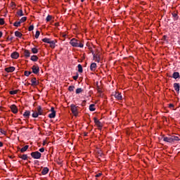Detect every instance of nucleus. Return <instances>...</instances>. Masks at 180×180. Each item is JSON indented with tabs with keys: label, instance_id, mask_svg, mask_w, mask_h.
Listing matches in <instances>:
<instances>
[{
	"label": "nucleus",
	"instance_id": "aec40b11",
	"mask_svg": "<svg viewBox=\"0 0 180 180\" xmlns=\"http://www.w3.org/2000/svg\"><path fill=\"white\" fill-rule=\"evenodd\" d=\"M49 44H50L51 49H54L56 47V41H50Z\"/></svg>",
	"mask_w": 180,
	"mask_h": 180
},
{
	"label": "nucleus",
	"instance_id": "f704fd0d",
	"mask_svg": "<svg viewBox=\"0 0 180 180\" xmlns=\"http://www.w3.org/2000/svg\"><path fill=\"white\" fill-rule=\"evenodd\" d=\"M39 115H39L37 112H33L32 115V117H34V118L39 117Z\"/></svg>",
	"mask_w": 180,
	"mask_h": 180
},
{
	"label": "nucleus",
	"instance_id": "2f4dec72",
	"mask_svg": "<svg viewBox=\"0 0 180 180\" xmlns=\"http://www.w3.org/2000/svg\"><path fill=\"white\" fill-rule=\"evenodd\" d=\"M51 40L49 38H44L42 39V41H44V43H48V44L50 43Z\"/></svg>",
	"mask_w": 180,
	"mask_h": 180
},
{
	"label": "nucleus",
	"instance_id": "49530a36",
	"mask_svg": "<svg viewBox=\"0 0 180 180\" xmlns=\"http://www.w3.org/2000/svg\"><path fill=\"white\" fill-rule=\"evenodd\" d=\"M0 132L1 133V134H4V136L6 135V131H4L2 129H0Z\"/></svg>",
	"mask_w": 180,
	"mask_h": 180
},
{
	"label": "nucleus",
	"instance_id": "37998d69",
	"mask_svg": "<svg viewBox=\"0 0 180 180\" xmlns=\"http://www.w3.org/2000/svg\"><path fill=\"white\" fill-rule=\"evenodd\" d=\"M0 25H5V20L4 18H0Z\"/></svg>",
	"mask_w": 180,
	"mask_h": 180
},
{
	"label": "nucleus",
	"instance_id": "5fc2aeb1",
	"mask_svg": "<svg viewBox=\"0 0 180 180\" xmlns=\"http://www.w3.org/2000/svg\"><path fill=\"white\" fill-rule=\"evenodd\" d=\"M8 40H10L11 41H12V40H13V37H11V38H8Z\"/></svg>",
	"mask_w": 180,
	"mask_h": 180
},
{
	"label": "nucleus",
	"instance_id": "c03bdc74",
	"mask_svg": "<svg viewBox=\"0 0 180 180\" xmlns=\"http://www.w3.org/2000/svg\"><path fill=\"white\" fill-rule=\"evenodd\" d=\"M33 29H34V26L30 25L28 28V30H29V32H32V30H33Z\"/></svg>",
	"mask_w": 180,
	"mask_h": 180
},
{
	"label": "nucleus",
	"instance_id": "4be33fe9",
	"mask_svg": "<svg viewBox=\"0 0 180 180\" xmlns=\"http://www.w3.org/2000/svg\"><path fill=\"white\" fill-rule=\"evenodd\" d=\"M24 117H26L27 119H29L30 116V111L29 110H26L24 114H23Z\"/></svg>",
	"mask_w": 180,
	"mask_h": 180
},
{
	"label": "nucleus",
	"instance_id": "f257e3e1",
	"mask_svg": "<svg viewBox=\"0 0 180 180\" xmlns=\"http://www.w3.org/2000/svg\"><path fill=\"white\" fill-rule=\"evenodd\" d=\"M70 44L72 47H80V49H82V47H84V44L81 43L80 41L75 38H73L70 40Z\"/></svg>",
	"mask_w": 180,
	"mask_h": 180
},
{
	"label": "nucleus",
	"instance_id": "20e7f679",
	"mask_svg": "<svg viewBox=\"0 0 180 180\" xmlns=\"http://www.w3.org/2000/svg\"><path fill=\"white\" fill-rule=\"evenodd\" d=\"M92 54L94 60H95V61H96L97 63H99L101 61V55L98 53H94V52H92Z\"/></svg>",
	"mask_w": 180,
	"mask_h": 180
},
{
	"label": "nucleus",
	"instance_id": "e433bc0d",
	"mask_svg": "<svg viewBox=\"0 0 180 180\" xmlns=\"http://www.w3.org/2000/svg\"><path fill=\"white\" fill-rule=\"evenodd\" d=\"M30 74H32V72H29L27 70H25L24 72V75H25V77H29V75H30Z\"/></svg>",
	"mask_w": 180,
	"mask_h": 180
},
{
	"label": "nucleus",
	"instance_id": "864d4df0",
	"mask_svg": "<svg viewBox=\"0 0 180 180\" xmlns=\"http://www.w3.org/2000/svg\"><path fill=\"white\" fill-rule=\"evenodd\" d=\"M169 108H174V105H173V104H169Z\"/></svg>",
	"mask_w": 180,
	"mask_h": 180
},
{
	"label": "nucleus",
	"instance_id": "a878e982",
	"mask_svg": "<svg viewBox=\"0 0 180 180\" xmlns=\"http://www.w3.org/2000/svg\"><path fill=\"white\" fill-rule=\"evenodd\" d=\"M15 37H19L20 39L22 37V34L19 31L15 32Z\"/></svg>",
	"mask_w": 180,
	"mask_h": 180
},
{
	"label": "nucleus",
	"instance_id": "a19ab883",
	"mask_svg": "<svg viewBox=\"0 0 180 180\" xmlns=\"http://www.w3.org/2000/svg\"><path fill=\"white\" fill-rule=\"evenodd\" d=\"M39 36H40V31H37L35 34V39H39Z\"/></svg>",
	"mask_w": 180,
	"mask_h": 180
},
{
	"label": "nucleus",
	"instance_id": "39448f33",
	"mask_svg": "<svg viewBox=\"0 0 180 180\" xmlns=\"http://www.w3.org/2000/svg\"><path fill=\"white\" fill-rule=\"evenodd\" d=\"M33 74H39L40 72V68L39 66L33 65L32 68Z\"/></svg>",
	"mask_w": 180,
	"mask_h": 180
},
{
	"label": "nucleus",
	"instance_id": "603ef678",
	"mask_svg": "<svg viewBox=\"0 0 180 180\" xmlns=\"http://www.w3.org/2000/svg\"><path fill=\"white\" fill-rule=\"evenodd\" d=\"M98 157H102V153L101 152H98Z\"/></svg>",
	"mask_w": 180,
	"mask_h": 180
},
{
	"label": "nucleus",
	"instance_id": "79ce46f5",
	"mask_svg": "<svg viewBox=\"0 0 180 180\" xmlns=\"http://www.w3.org/2000/svg\"><path fill=\"white\" fill-rule=\"evenodd\" d=\"M51 15H49L46 18V22H50V20H51Z\"/></svg>",
	"mask_w": 180,
	"mask_h": 180
},
{
	"label": "nucleus",
	"instance_id": "9d476101",
	"mask_svg": "<svg viewBox=\"0 0 180 180\" xmlns=\"http://www.w3.org/2000/svg\"><path fill=\"white\" fill-rule=\"evenodd\" d=\"M114 96L116 99H117V101H122V94L119 92H115L114 94Z\"/></svg>",
	"mask_w": 180,
	"mask_h": 180
},
{
	"label": "nucleus",
	"instance_id": "6ab92c4d",
	"mask_svg": "<svg viewBox=\"0 0 180 180\" xmlns=\"http://www.w3.org/2000/svg\"><path fill=\"white\" fill-rule=\"evenodd\" d=\"M89 109L90 112H95V110H96V108H95V104H91L89 107Z\"/></svg>",
	"mask_w": 180,
	"mask_h": 180
},
{
	"label": "nucleus",
	"instance_id": "a18cd8bd",
	"mask_svg": "<svg viewBox=\"0 0 180 180\" xmlns=\"http://www.w3.org/2000/svg\"><path fill=\"white\" fill-rule=\"evenodd\" d=\"M97 91L98 94H102V89H101V87H99V86H97Z\"/></svg>",
	"mask_w": 180,
	"mask_h": 180
},
{
	"label": "nucleus",
	"instance_id": "7ed1b4c3",
	"mask_svg": "<svg viewBox=\"0 0 180 180\" xmlns=\"http://www.w3.org/2000/svg\"><path fill=\"white\" fill-rule=\"evenodd\" d=\"M70 110L73 113L74 116H78V107H77L75 105L72 104L70 105Z\"/></svg>",
	"mask_w": 180,
	"mask_h": 180
},
{
	"label": "nucleus",
	"instance_id": "6e6552de",
	"mask_svg": "<svg viewBox=\"0 0 180 180\" xmlns=\"http://www.w3.org/2000/svg\"><path fill=\"white\" fill-rule=\"evenodd\" d=\"M11 58H14L15 60L19 58V53L15 51L13 52L11 55Z\"/></svg>",
	"mask_w": 180,
	"mask_h": 180
},
{
	"label": "nucleus",
	"instance_id": "7c9ffc66",
	"mask_svg": "<svg viewBox=\"0 0 180 180\" xmlns=\"http://www.w3.org/2000/svg\"><path fill=\"white\" fill-rule=\"evenodd\" d=\"M18 92H19V90H13V91H10L9 94L10 95H16Z\"/></svg>",
	"mask_w": 180,
	"mask_h": 180
},
{
	"label": "nucleus",
	"instance_id": "a211bd4d",
	"mask_svg": "<svg viewBox=\"0 0 180 180\" xmlns=\"http://www.w3.org/2000/svg\"><path fill=\"white\" fill-rule=\"evenodd\" d=\"M90 70L91 71H95V70H96V63H91L90 65Z\"/></svg>",
	"mask_w": 180,
	"mask_h": 180
},
{
	"label": "nucleus",
	"instance_id": "ddd939ff",
	"mask_svg": "<svg viewBox=\"0 0 180 180\" xmlns=\"http://www.w3.org/2000/svg\"><path fill=\"white\" fill-rule=\"evenodd\" d=\"M174 90L177 92V94H179V89H180L179 83H174Z\"/></svg>",
	"mask_w": 180,
	"mask_h": 180
},
{
	"label": "nucleus",
	"instance_id": "4d7b16f0",
	"mask_svg": "<svg viewBox=\"0 0 180 180\" xmlns=\"http://www.w3.org/2000/svg\"><path fill=\"white\" fill-rule=\"evenodd\" d=\"M85 0H81V2H84Z\"/></svg>",
	"mask_w": 180,
	"mask_h": 180
},
{
	"label": "nucleus",
	"instance_id": "3c124183",
	"mask_svg": "<svg viewBox=\"0 0 180 180\" xmlns=\"http://www.w3.org/2000/svg\"><path fill=\"white\" fill-rule=\"evenodd\" d=\"M0 147H4V143H2L1 141H0Z\"/></svg>",
	"mask_w": 180,
	"mask_h": 180
},
{
	"label": "nucleus",
	"instance_id": "c756f323",
	"mask_svg": "<svg viewBox=\"0 0 180 180\" xmlns=\"http://www.w3.org/2000/svg\"><path fill=\"white\" fill-rule=\"evenodd\" d=\"M50 119H54L56 117V112H53L49 115Z\"/></svg>",
	"mask_w": 180,
	"mask_h": 180
},
{
	"label": "nucleus",
	"instance_id": "393cba45",
	"mask_svg": "<svg viewBox=\"0 0 180 180\" xmlns=\"http://www.w3.org/2000/svg\"><path fill=\"white\" fill-rule=\"evenodd\" d=\"M77 68H78V72H79L80 74L84 72V70L82 69V65L81 64H79L77 65Z\"/></svg>",
	"mask_w": 180,
	"mask_h": 180
},
{
	"label": "nucleus",
	"instance_id": "b1692460",
	"mask_svg": "<svg viewBox=\"0 0 180 180\" xmlns=\"http://www.w3.org/2000/svg\"><path fill=\"white\" fill-rule=\"evenodd\" d=\"M29 148V145H26L20 149V153H25V151H27Z\"/></svg>",
	"mask_w": 180,
	"mask_h": 180
},
{
	"label": "nucleus",
	"instance_id": "dca6fc26",
	"mask_svg": "<svg viewBox=\"0 0 180 180\" xmlns=\"http://www.w3.org/2000/svg\"><path fill=\"white\" fill-rule=\"evenodd\" d=\"M49 167H44L42 171H41V174L42 175H47V174H49Z\"/></svg>",
	"mask_w": 180,
	"mask_h": 180
},
{
	"label": "nucleus",
	"instance_id": "bb28decb",
	"mask_svg": "<svg viewBox=\"0 0 180 180\" xmlns=\"http://www.w3.org/2000/svg\"><path fill=\"white\" fill-rule=\"evenodd\" d=\"M19 158H21V160H27V155H25V154L20 155Z\"/></svg>",
	"mask_w": 180,
	"mask_h": 180
},
{
	"label": "nucleus",
	"instance_id": "412c9836",
	"mask_svg": "<svg viewBox=\"0 0 180 180\" xmlns=\"http://www.w3.org/2000/svg\"><path fill=\"white\" fill-rule=\"evenodd\" d=\"M30 60H31V61L36 62L39 60V57H37V56H36V55H33L31 56Z\"/></svg>",
	"mask_w": 180,
	"mask_h": 180
},
{
	"label": "nucleus",
	"instance_id": "9b49d317",
	"mask_svg": "<svg viewBox=\"0 0 180 180\" xmlns=\"http://www.w3.org/2000/svg\"><path fill=\"white\" fill-rule=\"evenodd\" d=\"M15 67L13 66H11V67H9V68H6L4 69V70L6 72H13V71H15Z\"/></svg>",
	"mask_w": 180,
	"mask_h": 180
},
{
	"label": "nucleus",
	"instance_id": "1a4fd4ad",
	"mask_svg": "<svg viewBox=\"0 0 180 180\" xmlns=\"http://www.w3.org/2000/svg\"><path fill=\"white\" fill-rule=\"evenodd\" d=\"M32 82V86H37V85L39 84V81L36 79V77H34L31 79Z\"/></svg>",
	"mask_w": 180,
	"mask_h": 180
},
{
	"label": "nucleus",
	"instance_id": "c9c22d12",
	"mask_svg": "<svg viewBox=\"0 0 180 180\" xmlns=\"http://www.w3.org/2000/svg\"><path fill=\"white\" fill-rule=\"evenodd\" d=\"M27 20V17H22L20 20V23H23L24 22H26V20Z\"/></svg>",
	"mask_w": 180,
	"mask_h": 180
},
{
	"label": "nucleus",
	"instance_id": "f03ea898",
	"mask_svg": "<svg viewBox=\"0 0 180 180\" xmlns=\"http://www.w3.org/2000/svg\"><path fill=\"white\" fill-rule=\"evenodd\" d=\"M30 155L34 160H40L41 158V153L39 151L32 152L30 153Z\"/></svg>",
	"mask_w": 180,
	"mask_h": 180
},
{
	"label": "nucleus",
	"instance_id": "09e8293b",
	"mask_svg": "<svg viewBox=\"0 0 180 180\" xmlns=\"http://www.w3.org/2000/svg\"><path fill=\"white\" fill-rule=\"evenodd\" d=\"M51 112H56V110H54V107H51Z\"/></svg>",
	"mask_w": 180,
	"mask_h": 180
},
{
	"label": "nucleus",
	"instance_id": "ea45409f",
	"mask_svg": "<svg viewBox=\"0 0 180 180\" xmlns=\"http://www.w3.org/2000/svg\"><path fill=\"white\" fill-rule=\"evenodd\" d=\"M79 77V74H78V72L76 73L75 76H73L72 78L75 81H77V79H78V77Z\"/></svg>",
	"mask_w": 180,
	"mask_h": 180
},
{
	"label": "nucleus",
	"instance_id": "2eb2a0df",
	"mask_svg": "<svg viewBox=\"0 0 180 180\" xmlns=\"http://www.w3.org/2000/svg\"><path fill=\"white\" fill-rule=\"evenodd\" d=\"M24 56L26 58H29L30 57V51L27 49L24 50Z\"/></svg>",
	"mask_w": 180,
	"mask_h": 180
},
{
	"label": "nucleus",
	"instance_id": "4468645a",
	"mask_svg": "<svg viewBox=\"0 0 180 180\" xmlns=\"http://www.w3.org/2000/svg\"><path fill=\"white\" fill-rule=\"evenodd\" d=\"M163 141H166V143H172V136L164 137Z\"/></svg>",
	"mask_w": 180,
	"mask_h": 180
},
{
	"label": "nucleus",
	"instance_id": "4c0bfd02",
	"mask_svg": "<svg viewBox=\"0 0 180 180\" xmlns=\"http://www.w3.org/2000/svg\"><path fill=\"white\" fill-rule=\"evenodd\" d=\"M172 16H173L174 20H178V18H179L178 14L172 13Z\"/></svg>",
	"mask_w": 180,
	"mask_h": 180
},
{
	"label": "nucleus",
	"instance_id": "58836bf2",
	"mask_svg": "<svg viewBox=\"0 0 180 180\" xmlns=\"http://www.w3.org/2000/svg\"><path fill=\"white\" fill-rule=\"evenodd\" d=\"M20 21L19 22H15L13 23V26H15V27H19V26H20Z\"/></svg>",
	"mask_w": 180,
	"mask_h": 180
},
{
	"label": "nucleus",
	"instance_id": "423d86ee",
	"mask_svg": "<svg viewBox=\"0 0 180 180\" xmlns=\"http://www.w3.org/2000/svg\"><path fill=\"white\" fill-rule=\"evenodd\" d=\"M37 112L39 116L44 115V110L41 108V106L39 105L37 108Z\"/></svg>",
	"mask_w": 180,
	"mask_h": 180
},
{
	"label": "nucleus",
	"instance_id": "8fccbe9b",
	"mask_svg": "<svg viewBox=\"0 0 180 180\" xmlns=\"http://www.w3.org/2000/svg\"><path fill=\"white\" fill-rule=\"evenodd\" d=\"M101 175H102V174L98 173V174L96 175V178H99V176H101Z\"/></svg>",
	"mask_w": 180,
	"mask_h": 180
},
{
	"label": "nucleus",
	"instance_id": "473e14b6",
	"mask_svg": "<svg viewBox=\"0 0 180 180\" xmlns=\"http://www.w3.org/2000/svg\"><path fill=\"white\" fill-rule=\"evenodd\" d=\"M74 89H75V86H70L68 87V91H69L70 92H74Z\"/></svg>",
	"mask_w": 180,
	"mask_h": 180
},
{
	"label": "nucleus",
	"instance_id": "6e6d98bb",
	"mask_svg": "<svg viewBox=\"0 0 180 180\" xmlns=\"http://www.w3.org/2000/svg\"><path fill=\"white\" fill-rule=\"evenodd\" d=\"M2 34H3L2 32H0V38L2 37Z\"/></svg>",
	"mask_w": 180,
	"mask_h": 180
},
{
	"label": "nucleus",
	"instance_id": "72a5a7b5",
	"mask_svg": "<svg viewBox=\"0 0 180 180\" xmlns=\"http://www.w3.org/2000/svg\"><path fill=\"white\" fill-rule=\"evenodd\" d=\"M32 52L33 53V54H37V53H39V50L36 48H32Z\"/></svg>",
	"mask_w": 180,
	"mask_h": 180
},
{
	"label": "nucleus",
	"instance_id": "f8f14e48",
	"mask_svg": "<svg viewBox=\"0 0 180 180\" xmlns=\"http://www.w3.org/2000/svg\"><path fill=\"white\" fill-rule=\"evenodd\" d=\"M11 109L13 113H15V114L18 113V107H16L15 104L11 105Z\"/></svg>",
	"mask_w": 180,
	"mask_h": 180
},
{
	"label": "nucleus",
	"instance_id": "5701e85b",
	"mask_svg": "<svg viewBox=\"0 0 180 180\" xmlns=\"http://www.w3.org/2000/svg\"><path fill=\"white\" fill-rule=\"evenodd\" d=\"M172 141L174 143V141H180V139L178 136H172Z\"/></svg>",
	"mask_w": 180,
	"mask_h": 180
},
{
	"label": "nucleus",
	"instance_id": "0eeeda50",
	"mask_svg": "<svg viewBox=\"0 0 180 180\" xmlns=\"http://www.w3.org/2000/svg\"><path fill=\"white\" fill-rule=\"evenodd\" d=\"M94 123H95V124H96L97 127L102 128V122H101V121H99L98 120V118L94 117Z\"/></svg>",
	"mask_w": 180,
	"mask_h": 180
},
{
	"label": "nucleus",
	"instance_id": "f3484780",
	"mask_svg": "<svg viewBox=\"0 0 180 180\" xmlns=\"http://www.w3.org/2000/svg\"><path fill=\"white\" fill-rule=\"evenodd\" d=\"M172 78H174V79H177V78H180L179 72H174L173 73Z\"/></svg>",
	"mask_w": 180,
	"mask_h": 180
},
{
	"label": "nucleus",
	"instance_id": "cd10ccee",
	"mask_svg": "<svg viewBox=\"0 0 180 180\" xmlns=\"http://www.w3.org/2000/svg\"><path fill=\"white\" fill-rule=\"evenodd\" d=\"M16 13L18 16H23L25 15L23 14V11L22 9L18 10Z\"/></svg>",
	"mask_w": 180,
	"mask_h": 180
},
{
	"label": "nucleus",
	"instance_id": "c85d7f7f",
	"mask_svg": "<svg viewBox=\"0 0 180 180\" xmlns=\"http://www.w3.org/2000/svg\"><path fill=\"white\" fill-rule=\"evenodd\" d=\"M82 92H84V89H82V88H78L76 89L77 95L82 94Z\"/></svg>",
	"mask_w": 180,
	"mask_h": 180
},
{
	"label": "nucleus",
	"instance_id": "de8ad7c7",
	"mask_svg": "<svg viewBox=\"0 0 180 180\" xmlns=\"http://www.w3.org/2000/svg\"><path fill=\"white\" fill-rule=\"evenodd\" d=\"M39 151H40V153H44V148H39Z\"/></svg>",
	"mask_w": 180,
	"mask_h": 180
}]
</instances>
